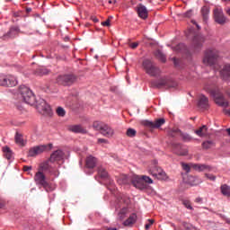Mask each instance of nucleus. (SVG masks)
Here are the masks:
<instances>
[{
    "instance_id": "f257e3e1",
    "label": "nucleus",
    "mask_w": 230,
    "mask_h": 230,
    "mask_svg": "<svg viewBox=\"0 0 230 230\" xmlns=\"http://www.w3.org/2000/svg\"><path fill=\"white\" fill-rule=\"evenodd\" d=\"M44 172L46 173H49V175L58 177L57 171L50 169L49 165L47 163H41L40 164L39 171L34 175V181L37 186H42V188H44L46 191H53L54 188L51 186V184H49V182H48Z\"/></svg>"
},
{
    "instance_id": "f03ea898",
    "label": "nucleus",
    "mask_w": 230,
    "mask_h": 230,
    "mask_svg": "<svg viewBox=\"0 0 230 230\" xmlns=\"http://www.w3.org/2000/svg\"><path fill=\"white\" fill-rule=\"evenodd\" d=\"M65 155L66 154H64V151L58 149L50 155L49 159L42 163H47L49 165V168H50V170L56 171V173L59 175L60 174V172L58 171V168H60L59 161H64Z\"/></svg>"
},
{
    "instance_id": "7ed1b4c3",
    "label": "nucleus",
    "mask_w": 230,
    "mask_h": 230,
    "mask_svg": "<svg viewBox=\"0 0 230 230\" xmlns=\"http://www.w3.org/2000/svg\"><path fill=\"white\" fill-rule=\"evenodd\" d=\"M204 89L207 91V93H209V94L213 96L217 105L224 108L229 107V102L226 100V97H224V93L220 92V89L208 85H206Z\"/></svg>"
},
{
    "instance_id": "20e7f679",
    "label": "nucleus",
    "mask_w": 230,
    "mask_h": 230,
    "mask_svg": "<svg viewBox=\"0 0 230 230\" xmlns=\"http://www.w3.org/2000/svg\"><path fill=\"white\" fill-rule=\"evenodd\" d=\"M17 96L20 102H24L28 105H33L35 103V95H33V92L26 85H21L18 88Z\"/></svg>"
},
{
    "instance_id": "39448f33",
    "label": "nucleus",
    "mask_w": 230,
    "mask_h": 230,
    "mask_svg": "<svg viewBox=\"0 0 230 230\" xmlns=\"http://www.w3.org/2000/svg\"><path fill=\"white\" fill-rule=\"evenodd\" d=\"M220 58V52L217 49H208L205 51L203 64L205 66H215Z\"/></svg>"
},
{
    "instance_id": "423d86ee",
    "label": "nucleus",
    "mask_w": 230,
    "mask_h": 230,
    "mask_svg": "<svg viewBox=\"0 0 230 230\" xmlns=\"http://www.w3.org/2000/svg\"><path fill=\"white\" fill-rule=\"evenodd\" d=\"M94 130H97L105 137H112L114 136V128L102 121H94L93 124Z\"/></svg>"
},
{
    "instance_id": "0eeeda50",
    "label": "nucleus",
    "mask_w": 230,
    "mask_h": 230,
    "mask_svg": "<svg viewBox=\"0 0 230 230\" xmlns=\"http://www.w3.org/2000/svg\"><path fill=\"white\" fill-rule=\"evenodd\" d=\"M142 67L149 76H159L161 75V69L152 59H145L142 62Z\"/></svg>"
},
{
    "instance_id": "6e6552de",
    "label": "nucleus",
    "mask_w": 230,
    "mask_h": 230,
    "mask_svg": "<svg viewBox=\"0 0 230 230\" xmlns=\"http://www.w3.org/2000/svg\"><path fill=\"white\" fill-rule=\"evenodd\" d=\"M149 173L159 181H166L168 179V175H166V172H164L161 167L157 166V162L155 160H154L149 166Z\"/></svg>"
},
{
    "instance_id": "1a4fd4ad",
    "label": "nucleus",
    "mask_w": 230,
    "mask_h": 230,
    "mask_svg": "<svg viewBox=\"0 0 230 230\" xmlns=\"http://www.w3.org/2000/svg\"><path fill=\"white\" fill-rule=\"evenodd\" d=\"M119 204H124L123 206L119 205V208H121L118 211L117 214L118 220L121 222L125 220L127 215H128V208L127 207L128 206V204H130V199H128V198H121L119 201Z\"/></svg>"
},
{
    "instance_id": "9d476101",
    "label": "nucleus",
    "mask_w": 230,
    "mask_h": 230,
    "mask_svg": "<svg viewBox=\"0 0 230 230\" xmlns=\"http://www.w3.org/2000/svg\"><path fill=\"white\" fill-rule=\"evenodd\" d=\"M17 78L12 75H0V85L3 87H15Z\"/></svg>"
},
{
    "instance_id": "9b49d317",
    "label": "nucleus",
    "mask_w": 230,
    "mask_h": 230,
    "mask_svg": "<svg viewBox=\"0 0 230 230\" xmlns=\"http://www.w3.org/2000/svg\"><path fill=\"white\" fill-rule=\"evenodd\" d=\"M151 84L153 85V87H157L158 89H161V87H177V83L172 82L166 77L161 78L157 81H153Z\"/></svg>"
},
{
    "instance_id": "f8f14e48",
    "label": "nucleus",
    "mask_w": 230,
    "mask_h": 230,
    "mask_svg": "<svg viewBox=\"0 0 230 230\" xmlns=\"http://www.w3.org/2000/svg\"><path fill=\"white\" fill-rule=\"evenodd\" d=\"M58 84L59 85H73L76 82V75H59L57 78Z\"/></svg>"
},
{
    "instance_id": "ddd939ff",
    "label": "nucleus",
    "mask_w": 230,
    "mask_h": 230,
    "mask_svg": "<svg viewBox=\"0 0 230 230\" xmlns=\"http://www.w3.org/2000/svg\"><path fill=\"white\" fill-rule=\"evenodd\" d=\"M204 42H206V38L202 34H196L192 40V48L194 51H200L202 49V46H204Z\"/></svg>"
},
{
    "instance_id": "4468645a",
    "label": "nucleus",
    "mask_w": 230,
    "mask_h": 230,
    "mask_svg": "<svg viewBox=\"0 0 230 230\" xmlns=\"http://www.w3.org/2000/svg\"><path fill=\"white\" fill-rule=\"evenodd\" d=\"M48 146L46 145L31 147L28 152V157H37V155H40V154L46 152Z\"/></svg>"
},
{
    "instance_id": "2eb2a0df",
    "label": "nucleus",
    "mask_w": 230,
    "mask_h": 230,
    "mask_svg": "<svg viewBox=\"0 0 230 230\" xmlns=\"http://www.w3.org/2000/svg\"><path fill=\"white\" fill-rule=\"evenodd\" d=\"M131 182L137 190H146V187L148 186L146 182H145V180L138 175H133L131 178Z\"/></svg>"
},
{
    "instance_id": "dca6fc26",
    "label": "nucleus",
    "mask_w": 230,
    "mask_h": 230,
    "mask_svg": "<svg viewBox=\"0 0 230 230\" xmlns=\"http://www.w3.org/2000/svg\"><path fill=\"white\" fill-rule=\"evenodd\" d=\"M164 123H166L164 119H156L154 122L150 120L144 121V125L145 127H147V128H160Z\"/></svg>"
},
{
    "instance_id": "f3484780",
    "label": "nucleus",
    "mask_w": 230,
    "mask_h": 230,
    "mask_svg": "<svg viewBox=\"0 0 230 230\" xmlns=\"http://www.w3.org/2000/svg\"><path fill=\"white\" fill-rule=\"evenodd\" d=\"M214 19L217 24H226V21L227 20L224 15L222 8L214 9Z\"/></svg>"
},
{
    "instance_id": "a211bd4d",
    "label": "nucleus",
    "mask_w": 230,
    "mask_h": 230,
    "mask_svg": "<svg viewBox=\"0 0 230 230\" xmlns=\"http://www.w3.org/2000/svg\"><path fill=\"white\" fill-rule=\"evenodd\" d=\"M19 33H21V29L17 26H13L10 28L9 31L3 36V40H8L10 39H15Z\"/></svg>"
},
{
    "instance_id": "6ab92c4d",
    "label": "nucleus",
    "mask_w": 230,
    "mask_h": 230,
    "mask_svg": "<svg viewBox=\"0 0 230 230\" xmlns=\"http://www.w3.org/2000/svg\"><path fill=\"white\" fill-rule=\"evenodd\" d=\"M37 109L41 114H51V107L44 99H41L40 103L37 104Z\"/></svg>"
},
{
    "instance_id": "aec40b11",
    "label": "nucleus",
    "mask_w": 230,
    "mask_h": 230,
    "mask_svg": "<svg viewBox=\"0 0 230 230\" xmlns=\"http://www.w3.org/2000/svg\"><path fill=\"white\" fill-rule=\"evenodd\" d=\"M172 148L174 153L177 155H188V147L186 146L181 144H172Z\"/></svg>"
},
{
    "instance_id": "412c9836",
    "label": "nucleus",
    "mask_w": 230,
    "mask_h": 230,
    "mask_svg": "<svg viewBox=\"0 0 230 230\" xmlns=\"http://www.w3.org/2000/svg\"><path fill=\"white\" fill-rule=\"evenodd\" d=\"M137 13L140 19L145 20L148 18V9L143 4L137 5Z\"/></svg>"
},
{
    "instance_id": "4be33fe9",
    "label": "nucleus",
    "mask_w": 230,
    "mask_h": 230,
    "mask_svg": "<svg viewBox=\"0 0 230 230\" xmlns=\"http://www.w3.org/2000/svg\"><path fill=\"white\" fill-rule=\"evenodd\" d=\"M198 106L199 109H203L204 111L209 109V100L205 95H200L199 98Z\"/></svg>"
},
{
    "instance_id": "5701e85b",
    "label": "nucleus",
    "mask_w": 230,
    "mask_h": 230,
    "mask_svg": "<svg viewBox=\"0 0 230 230\" xmlns=\"http://www.w3.org/2000/svg\"><path fill=\"white\" fill-rule=\"evenodd\" d=\"M96 164H98V159L93 155H88L85 159V166L86 168H89L93 170V168L96 167Z\"/></svg>"
},
{
    "instance_id": "b1692460",
    "label": "nucleus",
    "mask_w": 230,
    "mask_h": 230,
    "mask_svg": "<svg viewBox=\"0 0 230 230\" xmlns=\"http://www.w3.org/2000/svg\"><path fill=\"white\" fill-rule=\"evenodd\" d=\"M69 132H74L75 134H87V129L80 125H70L68 126Z\"/></svg>"
},
{
    "instance_id": "393cba45",
    "label": "nucleus",
    "mask_w": 230,
    "mask_h": 230,
    "mask_svg": "<svg viewBox=\"0 0 230 230\" xmlns=\"http://www.w3.org/2000/svg\"><path fill=\"white\" fill-rule=\"evenodd\" d=\"M137 222V215L136 213L131 214L127 220L123 222L125 227H132L134 224Z\"/></svg>"
},
{
    "instance_id": "a878e982",
    "label": "nucleus",
    "mask_w": 230,
    "mask_h": 230,
    "mask_svg": "<svg viewBox=\"0 0 230 230\" xmlns=\"http://www.w3.org/2000/svg\"><path fill=\"white\" fill-rule=\"evenodd\" d=\"M223 80H230V65H225L220 71Z\"/></svg>"
},
{
    "instance_id": "bb28decb",
    "label": "nucleus",
    "mask_w": 230,
    "mask_h": 230,
    "mask_svg": "<svg viewBox=\"0 0 230 230\" xmlns=\"http://www.w3.org/2000/svg\"><path fill=\"white\" fill-rule=\"evenodd\" d=\"M14 141L19 146H26V140H24V137L22 136V134L19 132H16L14 136Z\"/></svg>"
},
{
    "instance_id": "cd10ccee",
    "label": "nucleus",
    "mask_w": 230,
    "mask_h": 230,
    "mask_svg": "<svg viewBox=\"0 0 230 230\" xmlns=\"http://www.w3.org/2000/svg\"><path fill=\"white\" fill-rule=\"evenodd\" d=\"M191 168L196 170V172H206V170H211L209 165L202 164H191Z\"/></svg>"
},
{
    "instance_id": "c85d7f7f",
    "label": "nucleus",
    "mask_w": 230,
    "mask_h": 230,
    "mask_svg": "<svg viewBox=\"0 0 230 230\" xmlns=\"http://www.w3.org/2000/svg\"><path fill=\"white\" fill-rule=\"evenodd\" d=\"M173 51L186 53L187 55H190V49H188V47H186L184 43L178 44L176 47L173 48Z\"/></svg>"
},
{
    "instance_id": "c756f323",
    "label": "nucleus",
    "mask_w": 230,
    "mask_h": 230,
    "mask_svg": "<svg viewBox=\"0 0 230 230\" xmlns=\"http://www.w3.org/2000/svg\"><path fill=\"white\" fill-rule=\"evenodd\" d=\"M195 134H197V136H199V137H204V136H207L208 134V127L206 125H203L201 128L195 131Z\"/></svg>"
},
{
    "instance_id": "7c9ffc66",
    "label": "nucleus",
    "mask_w": 230,
    "mask_h": 230,
    "mask_svg": "<svg viewBox=\"0 0 230 230\" xmlns=\"http://www.w3.org/2000/svg\"><path fill=\"white\" fill-rule=\"evenodd\" d=\"M98 175L101 179H109V172L102 166L98 168Z\"/></svg>"
},
{
    "instance_id": "2f4dec72",
    "label": "nucleus",
    "mask_w": 230,
    "mask_h": 230,
    "mask_svg": "<svg viewBox=\"0 0 230 230\" xmlns=\"http://www.w3.org/2000/svg\"><path fill=\"white\" fill-rule=\"evenodd\" d=\"M201 146L204 150H209V148L215 146V142L213 140H207L201 144Z\"/></svg>"
},
{
    "instance_id": "473e14b6",
    "label": "nucleus",
    "mask_w": 230,
    "mask_h": 230,
    "mask_svg": "<svg viewBox=\"0 0 230 230\" xmlns=\"http://www.w3.org/2000/svg\"><path fill=\"white\" fill-rule=\"evenodd\" d=\"M3 152L5 159H8L10 161V159H12V155H13L12 149H10V147L8 146H4L3 147Z\"/></svg>"
},
{
    "instance_id": "72a5a7b5",
    "label": "nucleus",
    "mask_w": 230,
    "mask_h": 230,
    "mask_svg": "<svg viewBox=\"0 0 230 230\" xmlns=\"http://www.w3.org/2000/svg\"><path fill=\"white\" fill-rule=\"evenodd\" d=\"M220 190L225 197H230V187L227 184L222 185Z\"/></svg>"
},
{
    "instance_id": "f704fd0d",
    "label": "nucleus",
    "mask_w": 230,
    "mask_h": 230,
    "mask_svg": "<svg viewBox=\"0 0 230 230\" xmlns=\"http://www.w3.org/2000/svg\"><path fill=\"white\" fill-rule=\"evenodd\" d=\"M200 182H202V181L199 180V178L195 176L189 177V184H190V186H199Z\"/></svg>"
},
{
    "instance_id": "c9c22d12",
    "label": "nucleus",
    "mask_w": 230,
    "mask_h": 230,
    "mask_svg": "<svg viewBox=\"0 0 230 230\" xmlns=\"http://www.w3.org/2000/svg\"><path fill=\"white\" fill-rule=\"evenodd\" d=\"M155 55L161 62H166V56L161 50H156Z\"/></svg>"
},
{
    "instance_id": "e433bc0d",
    "label": "nucleus",
    "mask_w": 230,
    "mask_h": 230,
    "mask_svg": "<svg viewBox=\"0 0 230 230\" xmlns=\"http://www.w3.org/2000/svg\"><path fill=\"white\" fill-rule=\"evenodd\" d=\"M201 15L203 17V21H208V17L209 15V8L204 6L201 8Z\"/></svg>"
},
{
    "instance_id": "4c0bfd02",
    "label": "nucleus",
    "mask_w": 230,
    "mask_h": 230,
    "mask_svg": "<svg viewBox=\"0 0 230 230\" xmlns=\"http://www.w3.org/2000/svg\"><path fill=\"white\" fill-rule=\"evenodd\" d=\"M180 136H181L183 141H185L186 143H190V141L193 140V137L190 136V134L181 132Z\"/></svg>"
},
{
    "instance_id": "58836bf2",
    "label": "nucleus",
    "mask_w": 230,
    "mask_h": 230,
    "mask_svg": "<svg viewBox=\"0 0 230 230\" xmlns=\"http://www.w3.org/2000/svg\"><path fill=\"white\" fill-rule=\"evenodd\" d=\"M49 73V70H48V68H39L37 70V75H39V76H44V75H48Z\"/></svg>"
},
{
    "instance_id": "ea45409f",
    "label": "nucleus",
    "mask_w": 230,
    "mask_h": 230,
    "mask_svg": "<svg viewBox=\"0 0 230 230\" xmlns=\"http://www.w3.org/2000/svg\"><path fill=\"white\" fill-rule=\"evenodd\" d=\"M181 168L182 170H184V172H186V173H190V172L191 171V164H184L181 163Z\"/></svg>"
},
{
    "instance_id": "a19ab883",
    "label": "nucleus",
    "mask_w": 230,
    "mask_h": 230,
    "mask_svg": "<svg viewBox=\"0 0 230 230\" xmlns=\"http://www.w3.org/2000/svg\"><path fill=\"white\" fill-rule=\"evenodd\" d=\"M177 134H181V129L173 128L169 131V136H171V137H175Z\"/></svg>"
},
{
    "instance_id": "79ce46f5",
    "label": "nucleus",
    "mask_w": 230,
    "mask_h": 230,
    "mask_svg": "<svg viewBox=\"0 0 230 230\" xmlns=\"http://www.w3.org/2000/svg\"><path fill=\"white\" fill-rule=\"evenodd\" d=\"M126 134H127L128 137H135L137 131L134 128H128Z\"/></svg>"
},
{
    "instance_id": "37998d69",
    "label": "nucleus",
    "mask_w": 230,
    "mask_h": 230,
    "mask_svg": "<svg viewBox=\"0 0 230 230\" xmlns=\"http://www.w3.org/2000/svg\"><path fill=\"white\" fill-rule=\"evenodd\" d=\"M57 114H58V116L64 118V116H66V110H64V108H62V107H58L57 109Z\"/></svg>"
},
{
    "instance_id": "c03bdc74",
    "label": "nucleus",
    "mask_w": 230,
    "mask_h": 230,
    "mask_svg": "<svg viewBox=\"0 0 230 230\" xmlns=\"http://www.w3.org/2000/svg\"><path fill=\"white\" fill-rule=\"evenodd\" d=\"M182 204H183V206H185L187 208V209H190V210L193 209V207H191V202H190V200L184 199L182 201Z\"/></svg>"
},
{
    "instance_id": "a18cd8bd",
    "label": "nucleus",
    "mask_w": 230,
    "mask_h": 230,
    "mask_svg": "<svg viewBox=\"0 0 230 230\" xmlns=\"http://www.w3.org/2000/svg\"><path fill=\"white\" fill-rule=\"evenodd\" d=\"M147 224H146V226H145V229L146 230H149L150 229V227H152V226H154V223L155 222L154 219H148L147 220Z\"/></svg>"
},
{
    "instance_id": "49530a36",
    "label": "nucleus",
    "mask_w": 230,
    "mask_h": 230,
    "mask_svg": "<svg viewBox=\"0 0 230 230\" xmlns=\"http://www.w3.org/2000/svg\"><path fill=\"white\" fill-rule=\"evenodd\" d=\"M142 179H143L144 182H146V184H153L154 183V181L151 180V178L148 176H142Z\"/></svg>"
},
{
    "instance_id": "de8ad7c7",
    "label": "nucleus",
    "mask_w": 230,
    "mask_h": 230,
    "mask_svg": "<svg viewBox=\"0 0 230 230\" xmlns=\"http://www.w3.org/2000/svg\"><path fill=\"white\" fill-rule=\"evenodd\" d=\"M119 184H127V176L123 175L120 179L117 180Z\"/></svg>"
},
{
    "instance_id": "09e8293b",
    "label": "nucleus",
    "mask_w": 230,
    "mask_h": 230,
    "mask_svg": "<svg viewBox=\"0 0 230 230\" xmlns=\"http://www.w3.org/2000/svg\"><path fill=\"white\" fill-rule=\"evenodd\" d=\"M205 177H207V179H208L209 181H217V176L213 175V174H205Z\"/></svg>"
},
{
    "instance_id": "8fccbe9b",
    "label": "nucleus",
    "mask_w": 230,
    "mask_h": 230,
    "mask_svg": "<svg viewBox=\"0 0 230 230\" xmlns=\"http://www.w3.org/2000/svg\"><path fill=\"white\" fill-rule=\"evenodd\" d=\"M102 26H111V20L108 19L105 22H102Z\"/></svg>"
},
{
    "instance_id": "3c124183",
    "label": "nucleus",
    "mask_w": 230,
    "mask_h": 230,
    "mask_svg": "<svg viewBox=\"0 0 230 230\" xmlns=\"http://www.w3.org/2000/svg\"><path fill=\"white\" fill-rule=\"evenodd\" d=\"M129 46H130V48H131L132 49H136V48H137V47L139 46V43H137V42H133V43H131Z\"/></svg>"
},
{
    "instance_id": "603ef678",
    "label": "nucleus",
    "mask_w": 230,
    "mask_h": 230,
    "mask_svg": "<svg viewBox=\"0 0 230 230\" xmlns=\"http://www.w3.org/2000/svg\"><path fill=\"white\" fill-rule=\"evenodd\" d=\"M173 64L175 67L179 66V59L176 58H172Z\"/></svg>"
},
{
    "instance_id": "864d4df0",
    "label": "nucleus",
    "mask_w": 230,
    "mask_h": 230,
    "mask_svg": "<svg viewBox=\"0 0 230 230\" xmlns=\"http://www.w3.org/2000/svg\"><path fill=\"white\" fill-rule=\"evenodd\" d=\"M91 21H93V22H100V20L96 17V16H91Z\"/></svg>"
},
{
    "instance_id": "5fc2aeb1",
    "label": "nucleus",
    "mask_w": 230,
    "mask_h": 230,
    "mask_svg": "<svg viewBox=\"0 0 230 230\" xmlns=\"http://www.w3.org/2000/svg\"><path fill=\"white\" fill-rule=\"evenodd\" d=\"M31 168H32L31 166L24 165V166H23V171H24V172H30V170H31Z\"/></svg>"
},
{
    "instance_id": "6e6d98bb",
    "label": "nucleus",
    "mask_w": 230,
    "mask_h": 230,
    "mask_svg": "<svg viewBox=\"0 0 230 230\" xmlns=\"http://www.w3.org/2000/svg\"><path fill=\"white\" fill-rule=\"evenodd\" d=\"M190 35H193V30L190 29L187 32H186V36L190 37Z\"/></svg>"
},
{
    "instance_id": "4d7b16f0",
    "label": "nucleus",
    "mask_w": 230,
    "mask_h": 230,
    "mask_svg": "<svg viewBox=\"0 0 230 230\" xmlns=\"http://www.w3.org/2000/svg\"><path fill=\"white\" fill-rule=\"evenodd\" d=\"M192 12L191 11H188L187 13H185V17H191Z\"/></svg>"
},
{
    "instance_id": "13d9d810",
    "label": "nucleus",
    "mask_w": 230,
    "mask_h": 230,
    "mask_svg": "<svg viewBox=\"0 0 230 230\" xmlns=\"http://www.w3.org/2000/svg\"><path fill=\"white\" fill-rule=\"evenodd\" d=\"M195 202H197V204H202V198H197Z\"/></svg>"
},
{
    "instance_id": "bf43d9fd",
    "label": "nucleus",
    "mask_w": 230,
    "mask_h": 230,
    "mask_svg": "<svg viewBox=\"0 0 230 230\" xmlns=\"http://www.w3.org/2000/svg\"><path fill=\"white\" fill-rule=\"evenodd\" d=\"M191 22H192V24H195L196 25V28L198 29V30H200V25L199 24H197V22H195V21H191Z\"/></svg>"
},
{
    "instance_id": "052dcab7",
    "label": "nucleus",
    "mask_w": 230,
    "mask_h": 230,
    "mask_svg": "<svg viewBox=\"0 0 230 230\" xmlns=\"http://www.w3.org/2000/svg\"><path fill=\"white\" fill-rule=\"evenodd\" d=\"M98 143H107V139L105 138H99Z\"/></svg>"
},
{
    "instance_id": "680f3d73",
    "label": "nucleus",
    "mask_w": 230,
    "mask_h": 230,
    "mask_svg": "<svg viewBox=\"0 0 230 230\" xmlns=\"http://www.w3.org/2000/svg\"><path fill=\"white\" fill-rule=\"evenodd\" d=\"M4 205H5L4 200H3L2 199H0V208H2Z\"/></svg>"
},
{
    "instance_id": "e2e57ef3",
    "label": "nucleus",
    "mask_w": 230,
    "mask_h": 230,
    "mask_svg": "<svg viewBox=\"0 0 230 230\" xmlns=\"http://www.w3.org/2000/svg\"><path fill=\"white\" fill-rule=\"evenodd\" d=\"M26 12H27L28 13H30V12H31V8H30V7L27 8V9H26Z\"/></svg>"
},
{
    "instance_id": "0e129e2a",
    "label": "nucleus",
    "mask_w": 230,
    "mask_h": 230,
    "mask_svg": "<svg viewBox=\"0 0 230 230\" xmlns=\"http://www.w3.org/2000/svg\"><path fill=\"white\" fill-rule=\"evenodd\" d=\"M226 13H228V15L230 16V8L226 9Z\"/></svg>"
},
{
    "instance_id": "69168bd1",
    "label": "nucleus",
    "mask_w": 230,
    "mask_h": 230,
    "mask_svg": "<svg viewBox=\"0 0 230 230\" xmlns=\"http://www.w3.org/2000/svg\"><path fill=\"white\" fill-rule=\"evenodd\" d=\"M105 230H118L116 228H106Z\"/></svg>"
},
{
    "instance_id": "338daca9",
    "label": "nucleus",
    "mask_w": 230,
    "mask_h": 230,
    "mask_svg": "<svg viewBox=\"0 0 230 230\" xmlns=\"http://www.w3.org/2000/svg\"><path fill=\"white\" fill-rule=\"evenodd\" d=\"M109 4H112V0L108 1Z\"/></svg>"
},
{
    "instance_id": "774afa93",
    "label": "nucleus",
    "mask_w": 230,
    "mask_h": 230,
    "mask_svg": "<svg viewBox=\"0 0 230 230\" xmlns=\"http://www.w3.org/2000/svg\"><path fill=\"white\" fill-rule=\"evenodd\" d=\"M227 114H229V116H230V111H227Z\"/></svg>"
}]
</instances>
